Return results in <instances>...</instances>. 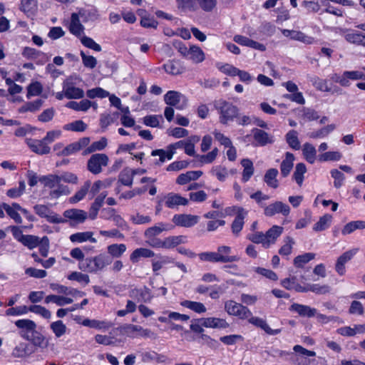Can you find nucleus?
<instances>
[{
	"label": "nucleus",
	"instance_id": "f257e3e1",
	"mask_svg": "<svg viewBox=\"0 0 365 365\" xmlns=\"http://www.w3.org/2000/svg\"><path fill=\"white\" fill-rule=\"evenodd\" d=\"M112 262L110 257L104 253H101L94 257H89L84 260L79 262L78 267L80 269L90 272L97 273L104 269L108 265Z\"/></svg>",
	"mask_w": 365,
	"mask_h": 365
},
{
	"label": "nucleus",
	"instance_id": "f03ea898",
	"mask_svg": "<svg viewBox=\"0 0 365 365\" xmlns=\"http://www.w3.org/2000/svg\"><path fill=\"white\" fill-rule=\"evenodd\" d=\"M173 46L184 58L195 64L201 63L205 59V52L197 45L190 44L187 46L180 41H176L173 43Z\"/></svg>",
	"mask_w": 365,
	"mask_h": 365
},
{
	"label": "nucleus",
	"instance_id": "7ed1b4c3",
	"mask_svg": "<svg viewBox=\"0 0 365 365\" xmlns=\"http://www.w3.org/2000/svg\"><path fill=\"white\" fill-rule=\"evenodd\" d=\"M216 108L220 110V120L223 124H227L228 121L233 120L237 114V108L225 101L220 100L217 101Z\"/></svg>",
	"mask_w": 365,
	"mask_h": 365
},
{
	"label": "nucleus",
	"instance_id": "20e7f679",
	"mask_svg": "<svg viewBox=\"0 0 365 365\" xmlns=\"http://www.w3.org/2000/svg\"><path fill=\"white\" fill-rule=\"evenodd\" d=\"M331 78L341 86L348 87L351 84V81H365V73L361 71V69L357 71H346L340 76L334 74Z\"/></svg>",
	"mask_w": 365,
	"mask_h": 365
},
{
	"label": "nucleus",
	"instance_id": "39448f33",
	"mask_svg": "<svg viewBox=\"0 0 365 365\" xmlns=\"http://www.w3.org/2000/svg\"><path fill=\"white\" fill-rule=\"evenodd\" d=\"M225 310L227 314L237 317L240 319H246L250 317V310L246 306L233 300H227L225 302Z\"/></svg>",
	"mask_w": 365,
	"mask_h": 365
},
{
	"label": "nucleus",
	"instance_id": "423d86ee",
	"mask_svg": "<svg viewBox=\"0 0 365 365\" xmlns=\"http://www.w3.org/2000/svg\"><path fill=\"white\" fill-rule=\"evenodd\" d=\"M34 210L40 217L45 218L50 223L60 224L66 222L63 217L45 205H36L34 206Z\"/></svg>",
	"mask_w": 365,
	"mask_h": 365
},
{
	"label": "nucleus",
	"instance_id": "0eeeda50",
	"mask_svg": "<svg viewBox=\"0 0 365 365\" xmlns=\"http://www.w3.org/2000/svg\"><path fill=\"white\" fill-rule=\"evenodd\" d=\"M85 16L86 11L84 10H81L78 13H73L71 16V21L68 26L69 31L78 38L85 34V27L80 21V17L83 18Z\"/></svg>",
	"mask_w": 365,
	"mask_h": 365
},
{
	"label": "nucleus",
	"instance_id": "6e6552de",
	"mask_svg": "<svg viewBox=\"0 0 365 365\" xmlns=\"http://www.w3.org/2000/svg\"><path fill=\"white\" fill-rule=\"evenodd\" d=\"M108 163V158L106 154H93L88 161V169L93 174H98L102 171V167L106 166Z\"/></svg>",
	"mask_w": 365,
	"mask_h": 365
},
{
	"label": "nucleus",
	"instance_id": "1a4fd4ad",
	"mask_svg": "<svg viewBox=\"0 0 365 365\" xmlns=\"http://www.w3.org/2000/svg\"><path fill=\"white\" fill-rule=\"evenodd\" d=\"M14 324L20 330V336L26 340L31 339L30 333L34 332L36 329V324L29 319H18Z\"/></svg>",
	"mask_w": 365,
	"mask_h": 365
},
{
	"label": "nucleus",
	"instance_id": "9d476101",
	"mask_svg": "<svg viewBox=\"0 0 365 365\" xmlns=\"http://www.w3.org/2000/svg\"><path fill=\"white\" fill-rule=\"evenodd\" d=\"M164 101L166 104L175 106L179 110H182L187 106L186 98L175 91H168L164 96Z\"/></svg>",
	"mask_w": 365,
	"mask_h": 365
},
{
	"label": "nucleus",
	"instance_id": "9b49d317",
	"mask_svg": "<svg viewBox=\"0 0 365 365\" xmlns=\"http://www.w3.org/2000/svg\"><path fill=\"white\" fill-rule=\"evenodd\" d=\"M289 212V206L280 201H276L274 203L264 207V214L267 217H272L276 214H282L284 216H287Z\"/></svg>",
	"mask_w": 365,
	"mask_h": 365
},
{
	"label": "nucleus",
	"instance_id": "f8f14e48",
	"mask_svg": "<svg viewBox=\"0 0 365 365\" xmlns=\"http://www.w3.org/2000/svg\"><path fill=\"white\" fill-rule=\"evenodd\" d=\"M26 145L31 150L38 155H46L51 152V148L43 138L41 140L26 138Z\"/></svg>",
	"mask_w": 365,
	"mask_h": 365
},
{
	"label": "nucleus",
	"instance_id": "ddd939ff",
	"mask_svg": "<svg viewBox=\"0 0 365 365\" xmlns=\"http://www.w3.org/2000/svg\"><path fill=\"white\" fill-rule=\"evenodd\" d=\"M199 221V217L190 214H177L173 217V222L180 227H190L196 225Z\"/></svg>",
	"mask_w": 365,
	"mask_h": 365
},
{
	"label": "nucleus",
	"instance_id": "4468645a",
	"mask_svg": "<svg viewBox=\"0 0 365 365\" xmlns=\"http://www.w3.org/2000/svg\"><path fill=\"white\" fill-rule=\"evenodd\" d=\"M358 251L359 250L357 248H354L344 252L338 257L335 265V269L339 275L342 276L345 274L346 263L350 261Z\"/></svg>",
	"mask_w": 365,
	"mask_h": 365
},
{
	"label": "nucleus",
	"instance_id": "2eb2a0df",
	"mask_svg": "<svg viewBox=\"0 0 365 365\" xmlns=\"http://www.w3.org/2000/svg\"><path fill=\"white\" fill-rule=\"evenodd\" d=\"M126 334L131 338L138 336L149 337L152 335V331L148 329H144L141 326L135 324H127L124 327Z\"/></svg>",
	"mask_w": 365,
	"mask_h": 365
},
{
	"label": "nucleus",
	"instance_id": "dca6fc26",
	"mask_svg": "<svg viewBox=\"0 0 365 365\" xmlns=\"http://www.w3.org/2000/svg\"><path fill=\"white\" fill-rule=\"evenodd\" d=\"M90 138L83 137L80 138L78 141L73 142L65 147L63 151V154L66 156H68L75 154L78 151L87 147L90 143Z\"/></svg>",
	"mask_w": 365,
	"mask_h": 365
},
{
	"label": "nucleus",
	"instance_id": "f3484780",
	"mask_svg": "<svg viewBox=\"0 0 365 365\" xmlns=\"http://www.w3.org/2000/svg\"><path fill=\"white\" fill-rule=\"evenodd\" d=\"M289 310L297 313L302 317L311 318L314 317L317 314V309L315 308L298 303L292 304L289 307Z\"/></svg>",
	"mask_w": 365,
	"mask_h": 365
},
{
	"label": "nucleus",
	"instance_id": "a211bd4d",
	"mask_svg": "<svg viewBox=\"0 0 365 365\" xmlns=\"http://www.w3.org/2000/svg\"><path fill=\"white\" fill-rule=\"evenodd\" d=\"M202 325L206 328L211 329H226L230 327L229 323L222 318L207 317L201 318Z\"/></svg>",
	"mask_w": 365,
	"mask_h": 365
},
{
	"label": "nucleus",
	"instance_id": "6ab92c4d",
	"mask_svg": "<svg viewBox=\"0 0 365 365\" xmlns=\"http://www.w3.org/2000/svg\"><path fill=\"white\" fill-rule=\"evenodd\" d=\"M130 296L138 302L145 303L150 302L153 298L151 291L146 287L132 289Z\"/></svg>",
	"mask_w": 365,
	"mask_h": 365
},
{
	"label": "nucleus",
	"instance_id": "aec40b11",
	"mask_svg": "<svg viewBox=\"0 0 365 365\" xmlns=\"http://www.w3.org/2000/svg\"><path fill=\"white\" fill-rule=\"evenodd\" d=\"M189 200L179 194L170 192L165 196V204L169 208H174L179 205H187Z\"/></svg>",
	"mask_w": 365,
	"mask_h": 365
},
{
	"label": "nucleus",
	"instance_id": "412c9836",
	"mask_svg": "<svg viewBox=\"0 0 365 365\" xmlns=\"http://www.w3.org/2000/svg\"><path fill=\"white\" fill-rule=\"evenodd\" d=\"M3 207L6 214L14 220L16 223L21 224L22 222V217L19 214V212H21V206L19 204L16 202H14L11 205L3 203Z\"/></svg>",
	"mask_w": 365,
	"mask_h": 365
},
{
	"label": "nucleus",
	"instance_id": "4be33fe9",
	"mask_svg": "<svg viewBox=\"0 0 365 365\" xmlns=\"http://www.w3.org/2000/svg\"><path fill=\"white\" fill-rule=\"evenodd\" d=\"M50 287L52 290L56 291L58 293L71 295L75 298L83 297L86 294L85 292L79 291L77 289L68 288L58 284H51Z\"/></svg>",
	"mask_w": 365,
	"mask_h": 365
},
{
	"label": "nucleus",
	"instance_id": "5701e85b",
	"mask_svg": "<svg viewBox=\"0 0 365 365\" xmlns=\"http://www.w3.org/2000/svg\"><path fill=\"white\" fill-rule=\"evenodd\" d=\"M113 181V179L107 178L103 180H96L93 185L91 184L88 192L90 199L93 198L101 190L109 187Z\"/></svg>",
	"mask_w": 365,
	"mask_h": 365
},
{
	"label": "nucleus",
	"instance_id": "b1692460",
	"mask_svg": "<svg viewBox=\"0 0 365 365\" xmlns=\"http://www.w3.org/2000/svg\"><path fill=\"white\" fill-rule=\"evenodd\" d=\"M63 92L64 96L68 99H78L84 96V92L81 88L75 87L68 82L63 84Z\"/></svg>",
	"mask_w": 365,
	"mask_h": 365
},
{
	"label": "nucleus",
	"instance_id": "393cba45",
	"mask_svg": "<svg viewBox=\"0 0 365 365\" xmlns=\"http://www.w3.org/2000/svg\"><path fill=\"white\" fill-rule=\"evenodd\" d=\"M69 240L73 243H83L90 242L91 243L97 242L96 238L93 237V232L90 231L79 232L72 234L69 237Z\"/></svg>",
	"mask_w": 365,
	"mask_h": 365
},
{
	"label": "nucleus",
	"instance_id": "a878e982",
	"mask_svg": "<svg viewBox=\"0 0 365 365\" xmlns=\"http://www.w3.org/2000/svg\"><path fill=\"white\" fill-rule=\"evenodd\" d=\"M63 216L77 223H82L87 219L88 214L82 210L69 209L64 211Z\"/></svg>",
	"mask_w": 365,
	"mask_h": 365
},
{
	"label": "nucleus",
	"instance_id": "bb28decb",
	"mask_svg": "<svg viewBox=\"0 0 365 365\" xmlns=\"http://www.w3.org/2000/svg\"><path fill=\"white\" fill-rule=\"evenodd\" d=\"M108 195L107 191H103L95 198L94 202L92 203L90 211H89V217L91 220L96 219L97 217L98 210L103 206L104 200Z\"/></svg>",
	"mask_w": 365,
	"mask_h": 365
},
{
	"label": "nucleus",
	"instance_id": "cd10ccee",
	"mask_svg": "<svg viewBox=\"0 0 365 365\" xmlns=\"http://www.w3.org/2000/svg\"><path fill=\"white\" fill-rule=\"evenodd\" d=\"M233 40L237 43L242 45V46L250 47V48H255V49H257L259 51H264L265 50V46L263 44L258 43L255 41H253V40H252L246 36H244L236 35L234 36Z\"/></svg>",
	"mask_w": 365,
	"mask_h": 365
},
{
	"label": "nucleus",
	"instance_id": "c85d7f7f",
	"mask_svg": "<svg viewBox=\"0 0 365 365\" xmlns=\"http://www.w3.org/2000/svg\"><path fill=\"white\" fill-rule=\"evenodd\" d=\"M284 228L279 225H273L265 232L267 246L269 248L275 244L277 238L282 234Z\"/></svg>",
	"mask_w": 365,
	"mask_h": 365
},
{
	"label": "nucleus",
	"instance_id": "c756f323",
	"mask_svg": "<svg viewBox=\"0 0 365 365\" xmlns=\"http://www.w3.org/2000/svg\"><path fill=\"white\" fill-rule=\"evenodd\" d=\"M92 106L95 110L97 109V104L87 99L82 100L80 102L70 101L66 104L67 108L77 111H86Z\"/></svg>",
	"mask_w": 365,
	"mask_h": 365
},
{
	"label": "nucleus",
	"instance_id": "7c9ffc66",
	"mask_svg": "<svg viewBox=\"0 0 365 365\" xmlns=\"http://www.w3.org/2000/svg\"><path fill=\"white\" fill-rule=\"evenodd\" d=\"M232 248L229 246L222 245L217 247V254L225 259L220 261L222 263L235 262L240 260V257L237 255H230Z\"/></svg>",
	"mask_w": 365,
	"mask_h": 365
},
{
	"label": "nucleus",
	"instance_id": "2f4dec72",
	"mask_svg": "<svg viewBox=\"0 0 365 365\" xmlns=\"http://www.w3.org/2000/svg\"><path fill=\"white\" fill-rule=\"evenodd\" d=\"M252 133L253 138L258 145L264 146L274 142L273 137L262 130L254 129Z\"/></svg>",
	"mask_w": 365,
	"mask_h": 365
},
{
	"label": "nucleus",
	"instance_id": "473e14b6",
	"mask_svg": "<svg viewBox=\"0 0 365 365\" xmlns=\"http://www.w3.org/2000/svg\"><path fill=\"white\" fill-rule=\"evenodd\" d=\"M187 242V237L185 235L169 236L164 239V249H173L180 245L185 244Z\"/></svg>",
	"mask_w": 365,
	"mask_h": 365
},
{
	"label": "nucleus",
	"instance_id": "72a5a7b5",
	"mask_svg": "<svg viewBox=\"0 0 365 365\" xmlns=\"http://www.w3.org/2000/svg\"><path fill=\"white\" fill-rule=\"evenodd\" d=\"M45 303H54L58 307H63L67 304L73 303V300L71 297L57 295V294H49L45 297Z\"/></svg>",
	"mask_w": 365,
	"mask_h": 365
},
{
	"label": "nucleus",
	"instance_id": "f704fd0d",
	"mask_svg": "<svg viewBox=\"0 0 365 365\" xmlns=\"http://www.w3.org/2000/svg\"><path fill=\"white\" fill-rule=\"evenodd\" d=\"M155 256V253L150 249L138 248L135 249L130 256V260L133 263H137L141 258H150Z\"/></svg>",
	"mask_w": 365,
	"mask_h": 365
},
{
	"label": "nucleus",
	"instance_id": "c9c22d12",
	"mask_svg": "<svg viewBox=\"0 0 365 365\" xmlns=\"http://www.w3.org/2000/svg\"><path fill=\"white\" fill-rule=\"evenodd\" d=\"M91 187V181L86 180L84 182L83 185L80 187V189L69 198L68 201L70 203L74 204L80 202L87 194H88L89 189Z\"/></svg>",
	"mask_w": 365,
	"mask_h": 365
},
{
	"label": "nucleus",
	"instance_id": "e433bc0d",
	"mask_svg": "<svg viewBox=\"0 0 365 365\" xmlns=\"http://www.w3.org/2000/svg\"><path fill=\"white\" fill-rule=\"evenodd\" d=\"M294 156L291 153H286L285 158L282 160L280 165L281 174L283 177H287L292 170L294 165Z\"/></svg>",
	"mask_w": 365,
	"mask_h": 365
},
{
	"label": "nucleus",
	"instance_id": "4c0bfd02",
	"mask_svg": "<svg viewBox=\"0 0 365 365\" xmlns=\"http://www.w3.org/2000/svg\"><path fill=\"white\" fill-rule=\"evenodd\" d=\"M304 158L310 164H314L317 160V150L311 143H306L302 146Z\"/></svg>",
	"mask_w": 365,
	"mask_h": 365
},
{
	"label": "nucleus",
	"instance_id": "58836bf2",
	"mask_svg": "<svg viewBox=\"0 0 365 365\" xmlns=\"http://www.w3.org/2000/svg\"><path fill=\"white\" fill-rule=\"evenodd\" d=\"M241 165L243 168L242 181L246 182L254 174L253 163L250 159L245 158L241 160Z\"/></svg>",
	"mask_w": 365,
	"mask_h": 365
},
{
	"label": "nucleus",
	"instance_id": "ea45409f",
	"mask_svg": "<svg viewBox=\"0 0 365 365\" xmlns=\"http://www.w3.org/2000/svg\"><path fill=\"white\" fill-rule=\"evenodd\" d=\"M138 16H140V25L144 28H153L156 29L158 26V21L154 19L153 16L148 15L146 11L144 10L138 11Z\"/></svg>",
	"mask_w": 365,
	"mask_h": 365
},
{
	"label": "nucleus",
	"instance_id": "a19ab883",
	"mask_svg": "<svg viewBox=\"0 0 365 365\" xmlns=\"http://www.w3.org/2000/svg\"><path fill=\"white\" fill-rule=\"evenodd\" d=\"M365 229V221L356 220L346 223L341 230L343 235H348L354 232L356 230Z\"/></svg>",
	"mask_w": 365,
	"mask_h": 365
},
{
	"label": "nucleus",
	"instance_id": "79ce46f5",
	"mask_svg": "<svg viewBox=\"0 0 365 365\" xmlns=\"http://www.w3.org/2000/svg\"><path fill=\"white\" fill-rule=\"evenodd\" d=\"M82 325L98 330H106L111 327V323L106 321H99L96 319H85L82 322Z\"/></svg>",
	"mask_w": 365,
	"mask_h": 365
},
{
	"label": "nucleus",
	"instance_id": "37998d69",
	"mask_svg": "<svg viewBox=\"0 0 365 365\" xmlns=\"http://www.w3.org/2000/svg\"><path fill=\"white\" fill-rule=\"evenodd\" d=\"M332 216L329 214H325L320 217L319 220L314 225L313 230L321 232L329 227L332 222Z\"/></svg>",
	"mask_w": 365,
	"mask_h": 365
},
{
	"label": "nucleus",
	"instance_id": "c03bdc74",
	"mask_svg": "<svg viewBox=\"0 0 365 365\" xmlns=\"http://www.w3.org/2000/svg\"><path fill=\"white\" fill-rule=\"evenodd\" d=\"M174 259L168 256H157L152 260V268L154 272H158L162 267L169 263H173Z\"/></svg>",
	"mask_w": 365,
	"mask_h": 365
},
{
	"label": "nucleus",
	"instance_id": "a18cd8bd",
	"mask_svg": "<svg viewBox=\"0 0 365 365\" xmlns=\"http://www.w3.org/2000/svg\"><path fill=\"white\" fill-rule=\"evenodd\" d=\"M180 305L197 314H202L207 311L205 306L199 302L184 300L180 302Z\"/></svg>",
	"mask_w": 365,
	"mask_h": 365
},
{
	"label": "nucleus",
	"instance_id": "49530a36",
	"mask_svg": "<svg viewBox=\"0 0 365 365\" xmlns=\"http://www.w3.org/2000/svg\"><path fill=\"white\" fill-rule=\"evenodd\" d=\"M278 170L275 168L269 169L264 175V182L269 187L277 188L279 186V182L277 179Z\"/></svg>",
	"mask_w": 365,
	"mask_h": 365
},
{
	"label": "nucleus",
	"instance_id": "de8ad7c7",
	"mask_svg": "<svg viewBox=\"0 0 365 365\" xmlns=\"http://www.w3.org/2000/svg\"><path fill=\"white\" fill-rule=\"evenodd\" d=\"M20 9L28 16L33 15L37 9V0H21Z\"/></svg>",
	"mask_w": 365,
	"mask_h": 365
},
{
	"label": "nucleus",
	"instance_id": "09e8293b",
	"mask_svg": "<svg viewBox=\"0 0 365 365\" xmlns=\"http://www.w3.org/2000/svg\"><path fill=\"white\" fill-rule=\"evenodd\" d=\"M125 244H112L107 247L108 254L114 258L120 257L126 251Z\"/></svg>",
	"mask_w": 365,
	"mask_h": 365
},
{
	"label": "nucleus",
	"instance_id": "8fccbe9b",
	"mask_svg": "<svg viewBox=\"0 0 365 365\" xmlns=\"http://www.w3.org/2000/svg\"><path fill=\"white\" fill-rule=\"evenodd\" d=\"M176 6L183 12L195 11L197 9L195 0H176Z\"/></svg>",
	"mask_w": 365,
	"mask_h": 365
},
{
	"label": "nucleus",
	"instance_id": "3c124183",
	"mask_svg": "<svg viewBox=\"0 0 365 365\" xmlns=\"http://www.w3.org/2000/svg\"><path fill=\"white\" fill-rule=\"evenodd\" d=\"M87 128L88 125L81 120H74L63 126L64 130L73 132H83Z\"/></svg>",
	"mask_w": 365,
	"mask_h": 365
},
{
	"label": "nucleus",
	"instance_id": "603ef678",
	"mask_svg": "<svg viewBox=\"0 0 365 365\" xmlns=\"http://www.w3.org/2000/svg\"><path fill=\"white\" fill-rule=\"evenodd\" d=\"M166 73L171 75H178L183 72L184 68L181 63L175 61H170L164 65Z\"/></svg>",
	"mask_w": 365,
	"mask_h": 365
},
{
	"label": "nucleus",
	"instance_id": "864d4df0",
	"mask_svg": "<svg viewBox=\"0 0 365 365\" xmlns=\"http://www.w3.org/2000/svg\"><path fill=\"white\" fill-rule=\"evenodd\" d=\"M43 105V101L37 99L32 102H27L19 108V113H34L38 110Z\"/></svg>",
	"mask_w": 365,
	"mask_h": 365
},
{
	"label": "nucleus",
	"instance_id": "5fc2aeb1",
	"mask_svg": "<svg viewBox=\"0 0 365 365\" xmlns=\"http://www.w3.org/2000/svg\"><path fill=\"white\" fill-rule=\"evenodd\" d=\"M39 181L42 182L45 187L53 190L56 185L59 184L60 178L57 175H43L39 178Z\"/></svg>",
	"mask_w": 365,
	"mask_h": 365
},
{
	"label": "nucleus",
	"instance_id": "6e6d98bb",
	"mask_svg": "<svg viewBox=\"0 0 365 365\" xmlns=\"http://www.w3.org/2000/svg\"><path fill=\"white\" fill-rule=\"evenodd\" d=\"M71 193V190L67 185L61 184L56 185V187L51 190L49 192V195L51 199H57L62 195H67Z\"/></svg>",
	"mask_w": 365,
	"mask_h": 365
},
{
	"label": "nucleus",
	"instance_id": "4d7b16f0",
	"mask_svg": "<svg viewBox=\"0 0 365 365\" xmlns=\"http://www.w3.org/2000/svg\"><path fill=\"white\" fill-rule=\"evenodd\" d=\"M22 56L26 58L32 60L41 58L44 61L46 59V56L44 53L30 47H25L24 48Z\"/></svg>",
	"mask_w": 365,
	"mask_h": 365
},
{
	"label": "nucleus",
	"instance_id": "13d9d810",
	"mask_svg": "<svg viewBox=\"0 0 365 365\" xmlns=\"http://www.w3.org/2000/svg\"><path fill=\"white\" fill-rule=\"evenodd\" d=\"M307 173V167L303 163H299L296 165L295 170L293 174V178L301 186L304 181V175Z\"/></svg>",
	"mask_w": 365,
	"mask_h": 365
},
{
	"label": "nucleus",
	"instance_id": "bf43d9fd",
	"mask_svg": "<svg viewBox=\"0 0 365 365\" xmlns=\"http://www.w3.org/2000/svg\"><path fill=\"white\" fill-rule=\"evenodd\" d=\"M50 329L57 338H60L63 336L67 331L66 324L61 320L52 322L50 324Z\"/></svg>",
	"mask_w": 365,
	"mask_h": 365
},
{
	"label": "nucleus",
	"instance_id": "052dcab7",
	"mask_svg": "<svg viewBox=\"0 0 365 365\" xmlns=\"http://www.w3.org/2000/svg\"><path fill=\"white\" fill-rule=\"evenodd\" d=\"M31 354V351L29 349V345L25 343L19 344L12 351V356L17 358L26 357Z\"/></svg>",
	"mask_w": 365,
	"mask_h": 365
},
{
	"label": "nucleus",
	"instance_id": "680f3d73",
	"mask_svg": "<svg viewBox=\"0 0 365 365\" xmlns=\"http://www.w3.org/2000/svg\"><path fill=\"white\" fill-rule=\"evenodd\" d=\"M199 140L200 137L197 135L191 136L189 138L185 140L183 148L185 153L190 156H193L195 153V143H197Z\"/></svg>",
	"mask_w": 365,
	"mask_h": 365
},
{
	"label": "nucleus",
	"instance_id": "e2e57ef3",
	"mask_svg": "<svg viewBox=\"0 0 365 365\" xmlns=\"http://www.w3.org/2000/svg\"><path fill=\"white\" fill-rule=\"evenodd\" d=\"M344 38L349 43L365 46V35L353 31L345 34Z\"/></svg>",
	"mask_w": 365,
	"mask_h": 365
},
{
	"label": "nucleus",
	"instance_id": "0e129e2a",
	"mask_svg": "<svg viewBox=\"0 0 365 365\" xmlns=\"http://www.w3.org/2000/svg\"><path fill=\"white\" fill-rule=\"evenodd\" d=\"M247 239L255 244H261L262 247L267 249L265 233L262 232H254L247 235Z\"/></svg>",
	"mask_w": 365,
	"mask_h": 365
},
{
	"label": "nucleus",
	"instance_id": "69168bd1",
	"mask_svg": "<svg viewBox=\"0 0 365 365\" xmlns=\"http://www.w3.org/2000/svg\"><path fill=\"white\" fill-rule=\"evenodd\" d=\"M286 140L288 145L294 150H299L300 142L298 138V133L296 130H292L286 135Z\"/></svg>",
	"mask_w": 365,
	"mask_h": 365
},
{
	"label": "nucleus",
	"instance_id": "338daca9",
	"mask_svg": "<svg viewBox=\"0 0 365 365\" xmlns=\"http://www.w3.org/2000/svg\"><path fill=\"white\" fill-rule=\"evenodd\" d=\"M314 257L315 254L312 252H307L298 255L294 259V264L297 267H303L304 264L314 259Z\"/></svg>",
	"mask_w": 365,
	"mask_h": 365
},
{
	"label": "nucleus",
	"instance_id": "774afa93",
	"mask_svg": "<svg viewBox=\"0 0 365 365\" xmlns=\"http://www.w3.org/2000/svg\"><path fill=\"white\" fill-rule=\"evenodd\" d=\"M38 237L31 235H26L21 243L29 250H33L41 244Z\"/></svg>",
	"mask_w": 365,
	"mask_h": 365
}]
</instances>
